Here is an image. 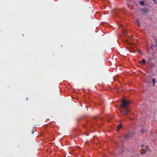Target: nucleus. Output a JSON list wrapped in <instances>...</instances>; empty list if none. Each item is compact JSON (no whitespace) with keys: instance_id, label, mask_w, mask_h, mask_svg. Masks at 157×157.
<instances>
[{"instance_id":"nucleus-1","label":"nucleus","mask_w":157,"mask_h":157,"mask_svg":"<svg viewBox=\"0 0 157 157\" xmlns=\"http://www.w3.org/2000/svg\"><path fill=\"white\" fill-rule=\"evenodd\" d=\"M130 103L131 102L128 100H124L122 102L120 105V110L123 114H126L130 111L129 105Z\"/></svg>"},{"instance_id":"nucleus-2","label":"nucleus","mask_w":157,"mask_h":157,"mask_svg":"<svg viewBox=\"0 0 157 157\" xmlns=\"http://www.w3.org/2000/svg\"><path fill=\"white\" fill-rule=\"evenodd\" d=\"M101 102H102V100L100 99L99 98V106H100V107L101 109V113H103V112L102 111V110H104L105 109V107L103 105L102 103H101Z\"/></svg>"},{"instance_id":"nucleus-3","label":"nucleus","mask_w":157,"mask_h":157,"mask_svg":"<svg viewBox=\"0 0 157 157\" xmlns=\"http://www.w3.org/2000/svg\"><path fill=\"white\" fill-rule=\"evenodd\" d=\"M132 134L131 133L128 132L126 134L124 135V136L125 138L127 140L131 137H132Z\"/></svg>"},{"instance_id":"nucleus-4","label":"nucleus","mask_w":157,"mask_h":157,"mask_svg":"<svg viewBox=\"0 0 157 157\" xmlns=\"http://www.w3.org/2000/svg\"><path fill=\"white\" fill-rule=\"evenodd\" d=\"M113 118V117L112 116H109L107 117L106 120L108 122H110L111 120Z\"/></svg>"},{"instance_id":"nucleus-5","label":"nucleus","mask_w":157,"mask_h":157,"mask_svg":"<svg viewBox=\"0 0 157 157\" xmlns=\"http://www.w3.org/2000/svg\"><path fill=\"white\" fill-rule=\"evenodd\" d=\"M146 151V150L144 149H142L140 150V151L141 154L142 155L144 154Z\"/></svg>"},{"instance_id":"nucleus-6","label":"nucleus","mask_w":157,"mask_h":157,"mask_svg":"<svg viewBox=\"0 0 157 157\" xmlns=\"http://www.w3.org/2000/svg\"><path fill=\"white\" fill-rule=\"evenodd\" d=\"M146 62V61L145 59H143L141 61H140L139 63L140 64H144Z\"/></svg>"},{"instance_id":"nucleus-7","label":"nucleus","mask_w":157,"mask_h":157,"mask_svg":"<svg viewBox=\"0 0 157 157\" xmlns=\"http://www.w3.org/2000/svg\"><path fill=\"white\" fill-rule=\"evenodd\" d=\"M144 13H147L148 12V10L147 8H145L142 10Z\"/></svg>"},{"instance_id":"nucleus-8","label":"nucleus","mask_w":157,"mask_h":157,"mask_svg":"<svg viewBox=\"0 0 157 157\" xmlns=\"http://www.w3.org/2000/svg\"><path fill=\"white\" fill-rule=\"evenodd\" d=\"M100 1H101V2L104 3L105 2V4H107L108 3V0H99V2Z\"/></svg>"},{"instance_id":"nucleus-9","label":"nucleus","mask_w":157,"mask_h":157,"mask_svg":"<svg viewBox=\"0 0 157 157\" xmlns=\"http://www.w3.org/2000/svg\"><path fill=\"white\" fill-rule=\"evenodd\" d=\"M122 128V125L121 124H119L117 127V129L118 130H120Z\"/></svg>"},{"instance_id":"nucleus-10","label":"nucleus","mask_w":157,"mask_h":157,"mask_svg":"<svg viewBox=\"0 0 157 157\" xmlns=\"http://www.w3.org/2000/svg\"><path fill=\"white\" fill-rule=\"evenodd\" d=\"M140 3L141 6H144L145 5V3L144 1H141L140 2Z\"/></svg>"},{"instance_id":"nucleus-11","label":"nucleus","mask_w":157,"mask_h":157,"mask_svg":"<svg viewBox=\"0 0 157 157\" xmlns=\"http://www.w3.org/2000/svg\"><path fill=\"white\" fill-rule=\"evenodd\" d=\"M152 82L153 84V85H155V79L154 78H153L152 79Z\"/></svg>"},{"instance_id":"nucleus-12","label":"nucleus","mask_w":157,"mask_h":157,"mask_svg":"<svg viewBox=\"0 0 157 157\" xmlns=\"http://www.w3.org/2000/svg\"><path fill=\"white\" fill-rule=\"evenodd\" d=\"M145 131V130L144 129H142L141 130V132L143 133Z\"/></svg>"},{"instance_id":"nucleus-13","label":"nucleus","mask_w":157,"mask_h":157,"mask_svg":"<svg viewBox=\"0 0 157 157\" xmlns=\"http://www.w3.org/2000/svg\"><path fill=\"white\" fill-rule=\"evenodd\" d=\"M124 42H125L127 44L129 43L127 40H125Z\"/></svg>"},{"instance_id":"nucleus-14","label":"nucleus","mask_w":157,"mask_h":157,"mask_svg":"<svg viewBox=\"0 0 157 157\" xmlns=\"http://www.w3.org/2000/svg\"><path fill=\"white\" fill-rule=\"evenodd\" d=\"M34 130L33 129V128L32 129V130L31 131V133L32 134H33L34 133Z\"/></svg>"},{"instance_id":"nucleus-15","label":"nucleus","mask_w":157,"mask_h":157,"mask_svg":"<svg viewBox=\"0 0 157 157\" xmlns=\"http://www.w3.org/2000/svg\"><path fill=\"white\" fill-rule=\"evenodd\" d=\"M145 147L146 148L147 151H148V147L147 146H146Z\"/></svg>"},{"instance_id":"nucleus-16","label":"nucleus","mask_w":157,"mask_h":157,"mask_svg":"<svg viewBox=\"0 0 157 157\" xmlns=\"http://www.w3.org/2000/svg\"><path fill=\"white\" fill-rule=\"evenodd\" d=\"M119 26H120V27H122V25H119Z\"/></svg>"},{"instance_id":"nucleus-17","label":"nucleus","mask_w":157,"mask_h":157,"mask_svg":"<svg viewBox=\"0 0 157 157\" xmlns=\"http://www.w3.org/2000/svg\"><path fill=\"white\" fill-rule=\"evenodd\" d=\"M102 13H100V16H102Z\"/></svg>"},{"instance_id":"nucleus-18","label":"nucleus","mask_w":157,"mask_h":157,"mask_svg":"<svg viewBox=\"0 0 157 157\" xmlns=\"http://www.w3.org/2000/svg\"><path fill=\"white\" fill-rule=\"evenodd\" d=\"M116 13H117V16H118V13H117V12H116Z\"/></svg>"},{"instance_id":"nucleus-19","label":"nucleus","mask_w":157,"mask_h":157,"mask_svg":"<svg viewBox=\"0 0 157 157\" xmlns=\"http://www.w3.org/2000/svg\"><path fill=\"white\" fill-rule=\"evenodd\" d=\"M156 43H157V40H156Z\"/></svg>"},{"instance_id":"nucleus-20","label":"nucleus","mask_w":157,"mask_h":157,"mask_svg":"<svg viewBox=\"0 0 157 157\" xmlns=\"http://www.w3.org/2000/svg\"><path fill=\"white\" fill-rule=\"evenodd\" d=\"M155 47H157V44H156V45L155 46Z\"/></svg>"},{"instance_id":"nucleus-21","label":"nucleus","mask_w":157,"mask_h":157,"mask_svg":"<svg viewBox=\"0 0 157 157\" xmlns=\"http://www.w3.org/2000/svg\"><path fill=\"white\" fill-rule=\"evenodd\" d=\"M156 1H157V2H156V4L157 5V0H156Z\"/></svg>"},{"instance_id":"nucleus-22","label":"nucleus","mask_w":157,"mask_h":157,"mask_svg":"<svg viewBox=\"0 0 157 157\" xmlns=\"http://www.w3.org/2000/svg\"><path fill=\"white\" fill-rule=\"evenodd\" d=\"M138 25H139V23L138 22Z\"/></svg>"},{"instance_id":"nucleus-23","label":"nucleus","mask_w":157,"mask_h":157,"mask_svg":"<svg viewBox=\"0 0 157 157\" xmlns=\"http://www.w3.org/2000/svg\"><path fill=\"white\" fill-rule=\"evenodd\" d=\"M141 147H143V145H142V146H141Z\"/></svg>"},{"instance_id":"nucleus-24","label":"nucleus","mask_w":157,"mask_h":157,"mask_svg":"<svg viewBox=\"0 0 157 157\" xmlns=\"http://www.w3.org/2000/svg\"><path fill=\"white\" fill-rule=\"evenodd\" d=\"M98 119H99V120L100 119H99V118H98Z\"/></svg>"},{"instance_id":"nucleus-25","label":"nucleus","mask_w":157,"mask_h":157,"mask_svg":"<svg viewBox=\"0 0 157 157\" xmlns=\"http://www.w3.org/2000/svg\"><path fill=\"white\" fill-rule=\"evenodd\" d=\"M98 13H99H99H99V12H98Z\"/></svg>"},{"instance_id":"nucleus-26","label":"nucleus","mask_w":157,"mask_h":157,"mask_svg":"<svg viewBox=\"0 0 157 157\" xmlns=\"http://www.w3.org/2000/svg\"><path fill=\"white\" fill-rule=\"evenodd\" d=\"M98 127H99V124Z\"/></svg>"},{"instance_id":"nucleus-27","label":"nucleus","mask_w":157,"mask_h":157,"mask_svg":"<svg viewBox=\"0 0 157 157\" xmlns=\"http://www.w3.org/2000/svg\"><path fill=\"white\" fill-rule=\"evenodd\" d=\"M156 50H157V48L156 49Z\"/></svg>"}]
</instances>
